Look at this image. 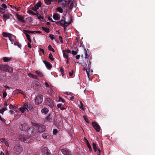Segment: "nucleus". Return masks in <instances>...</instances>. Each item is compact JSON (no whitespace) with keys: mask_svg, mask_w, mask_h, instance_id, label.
I'll use <instances>...</instances> for the list:
<instances>
[{"mask_svg":"<svg viewBox=\"0 0 155 155\" xmlns=\"http://www.w3.org/2000/svg\"><path fill=\"white\" fill-rule=\"evenodd\" d=\"M9 107L10 108H16V107L15 106L13 105L12 104H10L9 105Z\"/></svg>","mask_w":155,"mask_h":155,"instance_id":"nucleus-53","label":"nucleus"},{"mask_svg":"<svg viewBox=\"0 0 155 155\" xmlns=\"http://www.w3.org/2000/svg\"><path fill=\"white\" fill-rule=\"evenodd\" d=\"M42 29L47 33H48L49 31V29L48 28H46L45 27H42Z\"/></svg>","mask_w":155,"mask_h":155,"instance_id":"nucleus-35","label":"nucleus"},{"mask_svg":"<svg viewBox=\"0 0 155 155\" xmlns=\"http://www.w3.org/2000/svg\"><path fill=\"white\" fill-rule=\"evenodd\" d=\"M62 153L64 155H71V153L66 149H63L61 150Z\"/></svg>","mask_w":155,"mask_h":155,"instance_id":"nucleus-14","label":"nucleus"},{"mask_svg":"<svg viewBox=\"0 0 155 155\" xmlns=\"http://www.w3.org/2000/svg\"><path fill=\"white\" fill-rule=\"evenodd\" d=\"M54 114L52 113H50L49 115L44 120L45 122H49L51 121L53 119Z\"/></svg>","mask_w":155,"mask_h":155,"instance_id":"nucleus-7","label":"nucleus"},{"mask_svg":"<svg viewBox=\"0 0 155 155\" xmlns=\"http://www.w3.org/2000/svg\"><path fill=\"white\" fill-rule=\"evenodd\" d=\"M49 58L51 61H53L54 60L53 56L51 54H49Z\"/></svg>","mask_w":155,"mask_h":155,"instance_id":"nucleus-41","label":"nucleus"},{"mask_svg":"<svg viewBox=\"0 0 155 155\" xmlns=\"http://www.w3.org/2000/svg\"><path fill=\"white\" fill-rule=\"evenodd\" d=\"M9 38L10 41H11L12 43V44H14L15 42L13 38L10 36V37H9Z\"/></svg>","mask_w":155,"mask_h":155,"instance_id":"nucleus-38","label":"nucleus"},{"mask_svg":"<svg viewBox=\"0 0 155 155\" xmlns=\"http://www.w3.org/2000/svg\"><path fill=\"white\" fill-rule=\"evenodd\" d=\"M0 120L2 122H5V120L0 115Z\"/></svg>","mask_w":155,"mask_h":155,"instance_id":"nucleus-58","label":"nucleus"},{"mask_svg":"<svg viewBox=\"0 0 155 155\" xmlns=\"http://www.w3.org/2000/svg\"><path fill=\"white\" fill-rule=\"evenodd\" d=\"M25 34L26 37L27 39L29 42H31V39L30 35L28 34L25 33Z\"/></svg>","mask_w":155,"mask_h":155,"instance_id":"nucleus-34","label":"nucleus"},{"mask_svg":"<svg viewBox=\"0 0 155 155\" xmlns=\"http://www.w3.org/2000/svg\"><path fill=\"white\" fill-rule=\"evenodd\" d=\"M48 111V110L47 108H44L41 110V112L45 114L47 113Z\"/></svg>","mask_w":155,"mask_h":155,"instance_id":"nucleus-27","label":"nucleus"},{"mask_svg":"<svg viewBox=\"0 0 155 155\" xmlns=\"http://www.w3.org/2000/svg\"><path fill=\"white\" fill-rule=\"evenodd\" d=\"M43 62L47 68L50 69L51 68V65L49 62L45 61H43Z\"/></svg>","mask_w":155,"mask_h":155,"instance_id":"nucleus-19","label":"nucleus"},{"mask_svg":"<svg viewBox=\"0 0 155 155\" xmlns=\"http://www.w3.org/2000/svg\"><path fill=\"white\" fill-rule=\"evenodd\" d=\"M39 51L41 52H42L43 54L44 53L45 51L43 49L40 48L39 50Z\"/></svg>","mask_w":155,"mask_h":155,"instance_id":"nucleus-61","label":"nucleus"},{"mask_svg":"<svg viewBox=\"0 0 155 155\" xmlns=\"http://www.w3.org/2000/svg\"><path fill=\"white\" fill-rule=\"evenodd\" d=\"M58 130L56 129H54L53 130V133L54 135H56L58 133Z\"/></svg>","mask_w":155,"mask_h":155,"instance_id":"nucleus-42","label":"nucleus"},{"mask_svg":"<svg viewBox=\"0 0 155 155\" xmlns=\"http://www.w3.org/2000/svg\"><path fill=\"white\" fill-rule=\"evenodd\" d=\"M14 44L15 45H17L18 47L21 48V45L20 44H19V43L18 42H14Z\"/></svg>","mask_w":155,"mask_h":155,"instance_id":"nucleus-40","label":"nucleus"},{"mask_svg":"<svg viewBox=\"0 0 155 155\" xmlns=\"http://www.w3.org/2000/svg\"><path fill=\"white\" fill-rule=\"evenodd\" d=\"M85 58H87L89 57V56L88 55L87 52L86 51L85 52Z\"/></svg>","mask_w":155,"mask_h":155,"instance_id":"nucleus-57","label":"nucleus"},{"mask_svg":"<svg viewBox=\"0 0 155 155\" xmlns=\"http://www.w3.org/2000/svg\"><path fill=\"white\" fill-rule=\"evenodd\" d=\"M64 20H61L59 21L60 25L64 27V29L65 30V27L69 25L71 23V19H69V21H66L67 18H64Z\"/></svg>","mask_w":155,"mask_h":155,"instance_id":"nucleus-3","label":"nucleus"},{"mask_svg":"<svg viewBox=\"0 0 155 155\" xmlns=\"http://www.w3.org/2000/svg\"><path fill=\"white\" fill-rule=\"evenodd\" d=\"M41 6V2H39L37 4H35V9H38L39 7Z\"/></svg>","mask_w":155,"mask_h":155,"instance_id":"nucleus-25","label":"nucleus"},{"mask_svg":"<svg viewBox=\"0 0 155 155\" xmlns=\"http://www.w3.org/2000/svg\"><path fill=\"white\" fill-rule=\"evenodd\" d=\"M59 101H61L63 102H64V100L63 98L61 97H59Z\"/></svg>","mask_w":155,"mask_h":155,"instance_id":"nucleus-59","label":"nucleus"},{"mask_svg":"<svg viewBox=\"0 0 155 155\" xmlns=\"http://www.w3.org/2000/svg\"><path fill=\"white\" fill-rule=\"evenodd\" d=\"M84 118L85 120V121L87 122V123H89V120H88V119H87V117L86 116H84Z\"/></svg>","mask_w":155,"mask_h":155,"instance_id":"nucleus-45","label":"nucleus"},{"mask_svg":"<svg viewBox=\"0 0 155 155\" xmlns=\"http://www.w3.org/2000/svg\"><path fill=\"white\" fill-rule=\"evenodd\" d=\"M62 52H63V57L66 59L68 58V53H67L66 52H65L64 50H63V51Z\"/></svg>","mask_w":155,"mask_h":155,"instance_id":"nucleus-23","label":"nucleus"},{"mask_svg":"<svg viewBox=\"0 0 155 155\" xmlns=\"http://www.w3.org/2000/svg\"><path fill=\"white\" fill-rule=\"evenodd\" d=\"M23 32L25 33H30V31L27 30H23Z\"/></svg>","mask_w":155,"mask_h":155,"instance_id":"nucleus-56","label":"nucleus"},{"mask_svg":"<svg viewBox=\"0 0 155 155\" xmlns=\"http://www.w3.org/2000/svg\"><path fill=\"white\" fill-rule=\"evenodd\" d=\"M59 39L60 40V41H61V43H63V41L62 40V37L61 36H60L59 37Z\"/></svg>","mask_w":155,"mask_h":155,"instance_id":"nucleus-60","label":"nucleus"},{"mask_svg":"<svg viewBox=\"0 0 155 155\" xmlns=\"http://www.w3.org/2000/svg\"><path fill=\"white\" fill-rule=\"evenodd\" d=\"M83 66L84 67V70H85L87 72V75L88 76L89 75V74L88 72L87 71V69L86 66H87V64H85V63L84 64H83Z\"/></svg>","mask_w":155,"mask_h":155,"instance_id":"nucleus-28","label":"nucleus"},{"mask_svg":"<svg viewBox=\"0 0 155 155\" xmlns=\"http://www.w3.org/2000/svg\"><path fill=\"white\" fill-rule=\"evenodd\" d=\"M74 3L73 2H71L70 5H69V9H72V8H73V7H74Z\"/></svg>","mask_w":155,"mask_h":155,"instance_id":"nucleus-39","label":"nucleus"},{"mask_svg":"<svg viewBox=\"0 0 155 155\" xmlns=\"http://www.w3.org/2000/svg\"><path fill=\"white\" fill-rule=\"evenodd\" d=\"M92 146L95 152H96L97 150V145L94 143H93Z\"/></svg>","mask_w":155,"mask_h":155,"instance_id":"nucleus-31","label":"nucleus"},{"mask_svg":"<svg viewBox=\"0 0 155 155\" xmlns=\"http://www.w3.org/2000/svg\"><path fill=\"white\" fill-rule=\"evenodd\" d=\"M42 155H51L50 150L47 148H44L42 150Z\"/></svg>","mask_w":155,"mask_h":155,"instance_id":"nucleus-9","label":"nucleus"},{"mask_svg":"<svg viewBox=\"0 0 155 155\" xmlns=\"http://www.w3.org/2000/svg\"><path fill=\"white\" fill-rule=\"evenodd\" d=\"M65 52L68 54L71 52V51L69 50H65Z\"/></svg>","mask_w":155,"mask_h":155,"instance_id":"nucleus-62","label":"nucleus"},{"mask_svg":"<svg viewBox=\"0 0 155 155\" xmlns=\"http://www.w3.org/2000/svg\"><path fill=\"white\" fill-rule=\"evenodd\" d=\"M2 35L4 37H8V38H9V37H10V35H11V34H9L8 33H6L5 32H3L2 33Z\"/></svg>","mask_w":155,"mask_h":155,"instance_id":"nucleus-30","label":"nucleus"},{"mask_svg":"<svg viewBox=\"0 0 155 155\" xmlns=\"http://www.w3.org/2000/svg\"><path fill=\"white\" fill-rule=\"evenodd\" d=\"M84 140H85V141L86 142L87 145L88 147L89 148V150L90 151H92V149L91 147V145H90L88 141L85 138H84Z\"/></svg>","mask_w":155,"mask_h":155,"instance_id":"nucleus-20","label":"nucleus"},{"mask_svg":"<svg viewBox=\"0 0 155 155\" xmlns=\"http://www.w3.org/2000/svg\"><path fill=\"white\" fill-rule=\"evenodd\" d=\"M45 130V127L44 125H41L39 126L38 130L39 132H42Z\"/></svg>","mask_w":155,"mask_h":155,"instance_id":"nucleus-16","label":"nucleus"},{"mask_svg":"<svg viewBox=\"0 0 155 155\" xmlns=\"http://www.w3.org/2000/svg\"><path fill=\"white\" fill-rule=\"evenodd\" d=\"M19 127L21 131H25L28 130V127L25 123H23L20 125Z\"/></svg>","mask_w":155,"mask_h":155,"instance_id":"nucleus-8","label":"nucleus"},{"mask_svg":"<svg viewBox=\"0 0 155 155\" xmlns=\"http://www.w3.org/2000/svg\"><path fill=\"white\" fill-rule=\"evenodd\" d=\"M14 150V151L20 153L22 152L23 149L19 145L17 144L15 146Z\"/></svg>","mask_w":155,"mask_h":155,"instance_id":"nucleus-10","label":"nucleus"},{"mask_svg":"<svg viewBox=\"0 0 155 155\" xmlns=\"http://www.w3.org/2000/svg\"><path fill=\"white\" fill-rule=\"evenodd\" d=\"M53 18L55 20H58L60 18V15L58 14H54L53 16Z\"/></svg>","mask_w":155,"mask_h":155,"instance_id":"nucleus-21","label":"nucleus"},{"mask_svg":"<svg viewBox=\"0 0 155 155\" xmlns=\"http://www.w3.org/2000/svg\"><path fill=\"white\" fill-rule=\"evenodd\" d=\"M30 42H29V41L28 42V46L29 48H31V45L30 44Z\"/></svg>","mask_w":155,"mask_h":155,"instance_id":"nucleus-63","label":"nucleus"},{"mask_svg":"<svg viewBox=\"0 0 155 155\" xmlns=\"http://www.w3.org/2000/svg\"><path fill=\"white\" fill-rule=\"evenodd\" d=\"M28 76L30 78H33L35 79H38V77L37 76L31 74L29 73L28 74Z\"/></svg>","mask_w":155,"mask_h":155,"instance_id":"nucleus-24","label":"nucleus"},{"mask_svg":"<svg viewBox=\"0 0 155 155\" xmlns=\"http://www.w3.org/2000/svg\"><path fill=\"white\" fill-rule=\"evenodd\" d=\"M33 107L31 104L26 103L22 107L20 108L19 112L22 113L26 110L31 111Z\"/></svg>","mask_w":155,"mask_h":155,"instance_id":"nucleus-2","label":"nucleus"},{"mask_svg":"<svg viewBox=\"0 0 155 155\" xmlns=\"http://www.w3.org/2000/svg\"><path fill=\"white\" fill-rule=\"evenodd\" d=\"M1 70L9 72H12L13 71V69L7 65H3L0 67Z\"/></svg>","mask_w":155,"mask_h":155,"instance_id":"nucleus-4","label":"nucleus"},{"mask_svg":"<svg viewBox=\"0 0 155 155\" xmlns=\"http://www.w3.org/2000/svg\"><path fill=\"white\" fill-rule=\"evenodd\" d=\"M50 37V38L52 40H53L54 39V35H49Z\"/></svg>","mask_w":155,"mask_h":155,"instance_id":"nucleus-52","label":"nucleus"},{"mask_svg":"<svg viewBox=\"0 0 155 155\" xmlns=\"http://www.w3.org/2000/svg\"><path fill=\"white\" fill-rule=\"evenodd\" d=\"M35 84L38 87L40 86V83H39V82H38V81H34L33 83V84Z\"/></svg>","mask_w":155,"mask_h":155,"instance_id":"nucleus-43","label":"nucleus"},{"mask_svg":"<svg viewBox=\"0 0 155 155\" xmlns=\"http://www.w3.org/2000/svg\"><path fill=\"white\" fill-rule=\"evenodd\" d=\"M10 15L9 14H4L3 15V17L4 18L8 19L10 17Z\"/></svg>","mask_w":155,"mask_h":155,"instance_id":"nucleus-26","label":"nucleus"},{"mask_svg":"<svg viewBox=\"0 0 155 155\" xmlns=\"http://www.w3.org/2000/svg\"><path fill=\"white\" fill-rule=\"evenodd\" d=\"M37 16L38 18L41 21H43L44 20V18L41 16V15L38 13L37 14Z\"/></svg>","mask_w":155,"mask_h":155,"instance_id":"nucleus-29","label":"nucleus"},{"mask_svg":"<svg viewBox=\"0 0 155 155\" xmlns=\"http://www.w3.org/2000/svg\"><path fill=\"white\" fill-rule=\"evenodd\" d=\"M35 73L38 77L42 78L43 77V74L41 72L38 71H35Z\"/></svg>","mask_w":155,"mask_h":155,"instance_id":"nucleus-22","label":"nucleus"},{"mask_svg":"<svg viewBox=\"0 0 155 155\" xmlns=\"http://www.w3.org/2000/svg\"><path fill=\"white\" fill-rule=\"evenodd\" d=\"M72 53L73 55H75L77 54V53L76 51L73 50L72 51Z\"/></svg>","mask_w":155,"mask_h":155,"instance_id":"nucleus-51","label":"nucleus"},{"mask_svg":"<svg viewBox=\"0 0 155 155\" xmlns=\"http://www.w3.org/2000/svg\"><path fill=\"white\" fill-rule=\"evenodd\" d=\"M73 70H72L71 72H70L69 73V75L71 77L73 76Z\"/></svg>","mask_w":155,"mask_h":155,"instance_id":"nucleus-54","label":"nucleus"},{"mask_svg":"<svg viewBox=\"0 0 155 155\" xmlns=\"http://www.w3.org/2000/svg\"><path fill=\"white\" fill-rule=\"evenodd\" d=\"M56 10L58 12L60 13H62L63 12V9L61 7H58L56 8Z\"/></svg>","mask_w":155,"mask_h":155,"instance_id":"nucleus-33","label":"nucleus"},{"mask_svg":"<svg viewBox=\"0 0 155 155\" xmlns=\"http://www.w3.org/2000/svg\"><path fill=\"white\" fill-rule=\"evenodd\" d=\"M9 114L11 116L13 115L15 113L14 111L13 110H10L9 111Z\"/></svg>","mask_w":155,"mask_h":155,"instance_id":"nucleus-46","label":"nucleus"},{"mask_svg":"<svg viewBox=\"0 0 155 155\" xmlns=\"http://www.w3.org/2000/svg\"><path fill=\"white\" fill-rule=\"evenodd\" d=\"M45 84L47 87L50 88L49 91H48L49 92H51L53 91V87L52 86L49 85L47 82H45Z\"/></svg>","mask_w":155,"mask_h":155,"instance_id":"nucleus-18","label":"nucleus"},{"mask_svg":"<svg viewBox=\"0 0 155 155\" xmlns=\"http://www.w3.org/2000/svg\"><path fill=\"white\" fill-rule=\"evenodd\" d=\"M29 12L30 14L33 15H37V14L38 13H35V12L31 10L29 11Z\"/></svg>","mask_w":155,"mask_h":155,"instance_id":"nucleus-44","label":"nucleus"},{"mask_svg":"<svg viewBox=\"0 0 155 155\" xmlns=\"http://www.w3.org/2000/svg\"><path fill=\"white\" fill-rule=\"evenodd\" d=\"M1 6L2 8H6L7 7V5L4 4H2Z\"/></svg>","mask_w":155,"mask_h":155,"instance_id":"nucleus-50","label":"nucleus"},{"mask_svg":"<svg viewBox=\"0 0 155 155\" xmlns=\"http://www.w3.org/2000/svg\"><path fill=\"white\" fill-rule=\"evenodd\" d=\"M3 97L4 98H5L7 96V93L6 92H4L3 93Z\"/></svg>","mask_w":155,"mask_h":155,"instance_id":"nucleus-55","label":"nucleus"},{"mask_svg":"<svg viewBox=\"0 0 155 155\" xmlns=\"http://www.w3.org/2000/svg\"><path fill=\"white\" fill-rule=\"evenodd\" d=\"M2 59L3 61L5 62L8 61L10 60L11 58L7 57H4Z\"/></svg>","mask_w":155,"mask_h":155,"instance_id":"nucleus-32","label":"nucleus"},{"mask_svg":"<svg viewBox=\"0 0 155 155\" xmlns=\"http://www.w3.org/2000/svg\"><path fill=\"white\" fill-rule=\"evenodd\" d=\"M56 1L57 0H44L45 3L47 5H51V2H56Z\"/></svg>","mask_w":155,"mask_h":155,"instance_id":"nucleus-17","label":"nucleus"},{"mask_svg":"<svg viewBox=\"0 0 155 155\" xmlns=\"http://www.w3.org/2000/svg\"><path fill=\"white\" fill-rule=\"evenodd\" d=\"M16 17L19 21L22 22L25 21L24 18L22 16L18 14H16Z\"/></svg>","mask_w":155,"mask_h":155,"instance_id":"nucleus-12","label":"nucleus"},{"mask_svg":"<svg viewBox=\"0 0 155 155\" xmlns=\"http://www.w3.org/2000/svg\"><path fill=\"white\" fill-rule=\"evenodd\" d=\"M92 124L94 128L97 132H99L100 131V127L96 122H92Z\"/></svg>","mask_w":155,"mask_h":155,"instance_id":"nucleus-11","label":"nucleus"},{"mask_svg":"<svg viewBox=\"0 0 155 155\" xmlns=\"http://www.w3.org/2000/svg\"><path fill=\"white\" fill-rule=\"evenodd\" d=\"M28 132L29 135V137L33 136L35 134L33 127H30L28 130ZM19 140L20 141L27 143H29L31 142V138L30 137H28L27 136L25 135H20Z\"/></svg>","mask_w":155,"mask_h":155,"instance_id":"nucleus-1","label":"nucleus"},{"mask_svg":"<svg viewBox=\"0 0 155 155\" xmlns=\"http://www.w3.org/2000/svg\"><path fill=\"white\" fill-rule=\"evenodd\" d=\"M43 101L42 95L39 94L38 95L35 99V104L37 105L41 103Z\"/></svg>","mask_w":155,"mask_h":155,"instance_id":"nucleus-6","label":"nucleus"},{"mask_svg":"<svg viewBox=\"0 0 155 155\" xmlns=\"http://www.w3.org/2000/svg\"><path fill=\"white\" fill-rule=\"evenodd\" d=\"M80 110H83L84 108V106L81 102H80Z\"/></svg>","mask_w":155,"mask_h":155,"instance_id":"nucleus-36","label":"nucleus"},{"mask_svg":"<svg viewBox=\"0 0 155 155\" xmlns=\"http://www.w3.org/2000/svg\"><path fill=\"white\" fill-rule=\"evenodd\" d=\"M86 61L87 63V64H87V65L88 68H90V65L91 64V62L90 61H88L87 60H86Z\"/></svg>","mask_w":155,"mask_h":155,"instance_id":"nucleus-47","label":"nucleus"},{"mask_svg":"<svg viewBox=\"0 0 155 155\" xmlns=\"http://www.w3.org/2000/svg\"><path fill=\"white\" fill-rule=\"evenodd\" d=\"M42 137L44 139H50L51 138L50 135L47 133H44L42 135Z\"/></svg>","mask_w":155,"mask_h":155,"instance_id":"nucleus-15","label":"nucleus"},{"mask_svg":"<svg viewBox=\"0 0 155 155\" xmlns=\"http://www.w3.org/2000/svg\"><path fill=\"white\" fill-rule=\"evenodd\" d=\"M0 12L2 13H4L5 12V10L2 8H0Z\"/></svg>","mask_w":155,"mask_h":155,"instance_id":"nucleus-48","label":"nucleus"},{"mask_svg":"<svg viewBox=\"0 0 155 155\" xmlns=\"http://www.w3.org/2000/svg\"><path fill=\"white\" fill-rule=\"evenodd\" d=\"M56 2H58L61 5L64 7L65 6L67 3V2L64 0H57Z\"/></svg>","mask_w":155,"mask_h":155,"instance_id":"nucleus-13","label":"nucleus"},{"mask_svg":"<svg viewBox=\"0 0 155 155\" xmlns=\"http://www.w3.org/2000/svg\"><path fill=\"white\" fill-rule=\"evenodd\" d=\"M48 49L49 50L53 52H54V50L50 45H49L48 46Z\"/></svg>","mask_w":155,"mask_h":155,"instance_id":"nucleus-37","label":"nucleus"},{"mask_svg":"<svg viewBox=\"0 0 155 155\" xmlns=\"http://www.w3.org/2000/svg\"><path fill=\"white\" fill-rule=\"evenodd\" d=\"M17 94L18 93H20L21 94L23 95H24V92L21 91L20 90L17 91Z\"/></svg>","mask_w":155,"mask_h":155,"instance_id":"nucleus-49","label":"nucleus"},{"mask_svg":"<svg viewBox=\"0 0 155 155\" xmlns=\"http://www.w3.org/2000/svg\"><path fill=\"white\" fill-rule=\"evenodd\" d=\"M80 57V55H78L76 56V58L77 59H78Z\"/></svg>","mask_w":155,"mask_h":155,"instance_id":"nucleus-64","label":"nucleus"},{"mask_svg":"<svg viewBox=\"0 0 155 155\" xmlns=\"http://www.w3.org/2000/svg\"><path fill=\"white\" fill-rule=\"evenodd\" d=\"M45 103L46 104L51 107H52L54 105L53 101L50 98H46L45 100Z\"/></svg>","mask_w":155,"mask_h":155,"instance_id":"nucleus-5","label":"nucleus"}]
</instances>
